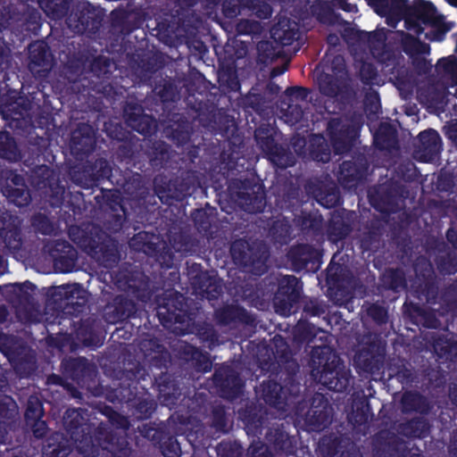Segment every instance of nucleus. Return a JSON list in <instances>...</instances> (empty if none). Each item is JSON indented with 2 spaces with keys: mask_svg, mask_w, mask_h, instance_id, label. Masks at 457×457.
<instances>
[{
  "mask_svg": "<svg viewBox=\"0 0 457 457\" xmlns=\"http://www.w3.org/2000/svg\"><path fill=\"white\" fill-rule=\"evenodd\" d=\"M79 412L76 410L68 411L64 417V424L71 436L76 443H79L77 448L87 457H94L96 450L93 446H89L90 439L83 437L79 440V434L84 433L86 428L81 426Z\"/></svg>",
  "mask_w": 457,
  "mask_h": 457,
  "instance_id": "nucleus-3",
  "label": "nucleus"
},
{
  "mask_svg": "<svg viewBox=\"0 0 457 457\" xmlns=\"http://www.w3.org/2000/svg\"><path fill=\"white\" fill-rule=\"evenodd\" d=\"M328 40L330 44L336 45L338 41V37L337 36L330 35L328 37Z\"/></svg>",
  "mask_w": 457,
  "mask_h": 457,
  "instance_id": "nucleus-26",
  "label": "nucleus"
},
{
  "mask_svg": "<svg viewBox=\"0 0 457 457\" xmlns=\"http://www.w3.org/2000/svg\"><path fill=\"white\" fill-rule=\"evenodd\" d=\"M326 351H328V349H326V348H325V349H322V350H321V353H324Z\"/></svg>",
  "mask_w": 457,
  "mask_h": 457,
  "instance_id": "nucleus-37",
  "label": "nucleus"
},
{
  "mask_svg": "<svg viewBox=\"0 0 457 457\" xmlns=\"http://www.w3.org/2000/svg\"><path fill=\"white\" fill-rule=\"evenodd\" d=\"M287 95L291 97L292 102L303 100L306 97L304 89L303 88H288L287 90Z\"/></svg>",
  "mask_w": 457,
  "mask_h": 457,
  "instance_id": "nucleus-18",
  "label": "nucleus"
},
{
  "mask_svg": "<svg viewBox=\"0 0 457 457\" xmlns=\"http://www.w3.org/2000/svg\"><path fill=\"white\" fill-rule=\"evenodd\" d=\"M420 142V145L415 153V157L425 162L432 161L441 148L438 133L433 129L421 132Z\"/></svg>",
  "mask_w": 457,
  "mask_h": 457,
  "instance_id": "nucleus-5",
  "label": "nucleus"
},
{
  "mask_svg": "<svg viewBox=\"0 0 457 457\" xmlns=\"http://www.w3.org/2000/svg\"><path fill=\"white\" fill-rule=\"evenodd\" d=\"M29 69L37 76H44L51 69L50 54L43 42H36L29 46Z\"/></svg>",
  "mask_w": 457,
  "mask_h": 457,
  "instance_id": "nucleus-6",
  "label": "nucleus"
},
{
  "mask_svg": "<svg viewBox=\"0 0 457 457\" xmlns=\"http://www.w3.org/2000/svg\"><path fill=\"white\" fill-rule=\"evenodd\" d=\"M440 65H444L449 71H453L456 66V59L453 56H450L447 59L440 61Z\"/></svg>",
  "mask_w": 457,
  "mask_h": 457,
  "instance_id": "nucleus-22",
  "label": "nucleus"
},
{
  "mask_svg": "<svg viewBox=\"0 0 457 457\" xmlns=\"http://www.w3.org/2000/svg\"><path fill=\"white\" fill-rule=\"evenodd\" d=\"M248 21H242L238 24V30L240 32H244V33H252V32H254L256 30V28L255 26L256 25H253V24H250V27L249 28H246L245 26L248 25Z\"/></svg>",
  "mask_w": 457,
  "mask_h": 457,
  "instance_id": "nucleus-23",
  "label": "nucleus"
},
{
  "mask_svg": "<svg viewBox=\"0 0 457 457\" xmlns=\"http://www.w3.org/2000/svg\"><path fill=\"white\" fill-rule=\"evenodd\" d=\"M272 37L282 45H289L296 36L295 24L291 27L289 21H279L271 29Z\"/></svg>",
  "mask_w": 457,
  "mask_h": 457,
  "instance_id": "nucleus-8",
  "label": "nucleus"
},
{
  "mask_svg": "<svg viewBox=\"0 0 457 457\" xmlns=\"http://www.w3.org/2000/svg\"><path fill=\"white\" fill-rule=\"evenodd\" d=\"M34 422L32 426L33 433L37 437L43 436L46 432V424L41 419L31 420Z\"/></svg>",
  "mask_w": 457,
  "mask_h": 457,
  "instance_id": "nucleus-17",
  "label": "nucleus"
},
{
  "mask_svg": "<svg viewBox=\"0 0 457 457\" xmlns=\"http://www.w3.org/2000/svg\"><path fill=\"white\" fill-rule=\"evenodd\" d=\"M374 11L381 15L387 16V24L395 27L401 20L405 10L404 0H366Z\"/></svg>",
  "mask_w": 457,
  "mask_h": 457,
  "instance_id": "nucleus-4",
  "label": "nucleus"
},
{
  "mask_svg": "<svg viewBox=\"0 0 457 457\" xmlns=\"http://www.w3.org/2000/svg\"><path fill=\"white\" fill-rule=\"evenodd\" d=\"M287 287L281 286L275 297V309L278 313L287 316L293 312L295 303L297 302L300 292L297 286V279L295 277H287Z\"/></svg>",
  "mask_w": 457,
  "mask_h": 457,
  "instance_id": "nucleus-2",
  "label": "nucleus"
},
{
  "mask_svg": "<svg viewBox=\"0 0 457 457\" xmlns=\"http://www.w3.org/2000/svg\"><path fill=\"white\" fill-rule=\"evenodd\" d=\"M406 28L415 34H425V37L440 41L444 35L452 29L453 24L445 21L435 7L427 2L417 3L404 21Z\"/></svg>",
  "mask_w": 457,
  "mask_h": 457,
  "instance_id": "nucleus-1",
  "label": "nucleus"
},
{
  "mask_svg": "<svg viewBox=\"0 0 457 457\" xmlns=\"http://www.w3.org/2000/svg\"><path fill=\"white\" fill-rule=\"evenodd\" d=\"M163 453H164V455H165L166 457H179V453H178L177 452H174V453H168V452L165 450Z\"/></svg>",
  "mask_w": 457,
  "mask_h": 457,
  "instance_id": "nucleus-29",
  "label": "nucleus"
},
{
  "mask_svg": "<svg viewBox=\"0 0 457 457\" xmlns=\"http://www.w3.org/2000/svg\"><path fill=\"white\" fill-rule=\"evenodd\" d=\"M207 295V297H216V295L220 292V286L216 284V281H210L209 285L205 288L202 289Z\"/></svg>",
  "mask_w": 457,
  "mask_h": 457,
  "instance_id": "nucleus-20",
  "label": "nucleus"
},
{
  "mask_svg": "<svg viewBox=\"0 0 457 457\" xmlns=\"http://www.w3.org/2000/svg\"><path fill=\"white\" fill-rule=\"evenodd\" d=\"M315 74L320 91L328 96H336L338 91V85L334 81L332 75L320 71H316Z\"/></svg>",
  "mask_w": 457,
  "mask_h": 457,
  "instance_id": "nucleus-11",
  "label": "nucleus"
},
{
  "mask_svg": "<svg viewBox=\"0 0 457 457\" xmlns=\"http://www.w3.org/2000/svg\"><path fill=\"white\" fill-rule=\"evenodd\" d=\"M4 315H5L4 312H3V313L0 316V320H2L4 319Z\"/></svg>",
  "mask_w": 457,
  "mask_h": 457,
  "instance_id": "nucleus-34",
  "label": "nucleus"
},
{
  "mask_svg": "<svg viewBox=\"0 0 457 457\" xmlns=\"http://www.w3.org/2000/svg\"><path fill=\"white\" fill-rule=\"evenodd\" d=\"M413 397H414V395H413L412 394H411V393H407V394H405V395H403V403H405V402H407V401L411 400V398H413Z\"/></svg>",
  "mask_w": 457,
  "mask_h": 457,
  "instance_id": "nucleus-28",
  "label": "nucleus"
},
{
  "mask_svg": "<svg viewBox=\"0 0 457 457\" xmlns=\"http://www.w3.org/2000/svg\"><path fill=\"white\" fill-rule=\"evenodd\" d=\"M331 358V364L333 365V369H330L329 366L325 365L320 372L319 380L321 384L325 385L329 389L341 391L346 386V384L340 381L337 378L339 372L337 370L338 362L337 356L332 354Z\"/></svg>",
  "mask_w": 457,
  "mask_h": 457,
  "instance_id": "nucleus-7",
  "label": "nucleus"
},
{
  "mask_svg": "<svg viewBox=\"0 0 457 457\" xmlns=\"http://www.w3.org/2000/svg\"><path fill=\"white\" fill-rule=\"evenodd\" d=\"M284 71H285V69H278V68L273 69L272 71H271V75L273 77L280 75V74H282L284 72Z\"/></svg>",
  "mask_w": 457,
  "mask_h": 457,
  "instance_id": "nucleus-25",
  "label": "nucleus"
},
{
  "mask_svg": "<svg viewBox=\"0 0 457 457\" xmlns=\"http://www.w3.org/2000/svg\"><path fill=\"white\" fill-rule=\"evenodd\" d=\"M259 137H260V134L258 132V133H256V138L259 139Z\"/></svg>",
  "mask_w": 457,
  "mask_h": 457,
  "instance_id": "nucleus-36",
  "label": "nucleus"
},
{
  "mask_svg": "<svg viewBox=\"0 0 457 457\" xmlns=\"http://www.w3.org/2000/svg\"><path fill=\"white\" fill-rule=\"evenodd\" d=\"M270 89L272 92H277V91H278L279 88L277 86L270 85Z\"/></svg>",
  "mask_w": 457,
  "mask_h": 457,
  "instance_id": "nucleus-31",
  "label": "nucleus"
},
{
  "mask_svg": "<svg viewBox=\"0 0 457 457\" xmlns=\"http://www.w3.org/2000/svg\"><path fill=\"white\" fill-rule=\"evenodd\" d=\"M254 11L255 14L262 19L268 18L271 13V10L268 4H262L258 9L254 8Z\"/></svg>",
  "mask_w": 457,
  "mask_h": 457,
  "instance_id": "nucleus-21",
  "label": "nucleus"
},
{
  "mask_svg": "<svg viewBox=\"0 0 457 457\" xmlns=\"http://www.w3.org/2000/svg\"><path fill=\"white\" fill-rule=\"evenodd\" d=\"M333 71L335 72V75L342 78L344 74L345 70V62L344 59L341 56H336L333 61Z\"/></svg>",
  "mask_w": 457,
  "mask_h": 457,
  "instance_id": "nucleus-19",
  "label": "nucleus"
},
{
  "mask_svg": "<svg viewBox=\"0 0 457 457\" xmlns=\"http://www.w3.org/2000/svg\"><path fill=\"white\" fill-rule=\"evenodd\" d=\"M338 125V122L336 121V120H332L330 123H329V129L332 130L334 126H337ZM331 134H333V131H331Z\"/></svg>",
  "mask_w": 457,
  "mask_h": 457,
  "instance_id": "nucleus-30",
  "label": "nucleus"
},
{
  "mask_svg": "<svg viewBox=\"0 0 457 457\" xmlns=\"http://www.w3.org/2000/svg\"><path fill=\"white\" fill-rule=\"evenodd\" d=\"M43 415L42 404L37 397H30L28 401L26 419L28 421L41 419Z\"/></svg>",
  "mask_w": 457,
  "mask_h": 457,
  "instance_id": "nucleus-13",
  "label": "nucleus"
},
{
  "mask_svg": "<svg viewBox=\"0 0 457 457\" xmlns=\"http://www.w3.org/2000/svg\"><path fill=\"white\" fill-rule=\"evenodd\" d=\"M303 112L298 104H290L287 110L284 111V119L287 123L291 125L296 123L301 120Z\"/></svg>",
  "mask_w": 457,
  "mask_h": 457,
  "instance_id": "nucleus-14",
  "label": "nucleus"
},
{
  "mask_svg": "<svg viewBox=\"0 0 457 457\" xmlns=\"http://www.w3.org/2000/svg\"><path fill=\"white\" fill-rule=\"evenodd\" d=\"M455 86H456V89H455V93H454V94H455V96H456V97H457V81H456Z\"/></svg>",
  "mask_w": 457,
  "mask_h": 457,
  "instance_id": "nucleus-35",
  "label": "nucleus"
},
{
  "mask_svg": "<svg viewBox=\"0 0 457 457\" xmlns=\"http://www.w3.org/2000/svg\"><path fill=\"white\" fill-rule=\"evenodd\" d=\"M252 454L254 455V449L252 450ZM255 457V456H253Z\"/></svg>",
  "mask_w": 457,
  "mask_h": 457,
  "instance_id": "nucleus-38",
  "label": "nucleus"
},
{
  "mask_svg": "<svg viewBox=\"0 0 457 457\" xmlns=\"http://www.w3.org/2000/svg\"><path fill=\"white\" fill-rule=\"evenodd\" d=\"M320 160L322 161V162L328 161V154H326L325 157L321 156Z\"/></svg>",
  "mask_w": 457,
  "mask_h": 457,
  "instance_id": "nucleus-33",
  "label": "nucleus"
},
{
  "mask_svg": "<svg viewBox=\"0 0 457 457\" xmlns=\"http://www.w3.org/2000/svg\"><path fill=\"white\" fill-rule=\"evenodd\" d=\"M332 140H333L334 147L338 154L343 153L345 150H346L348 148V143L347 144L344 143V145L341 146L338 142V139L334 135H332Z\"/></svg>",
  "mask_w": 457,
  "mask_h": 457,
  "instance_id": "nucleus-24",
  "label": "nucleus"
},
{
  "mask_svg": "<svg viewBox=\"0 0 457 457\" xmlns=\"http://www.w3.org/2000/svg\"><path fill=\"white\" fill-rule=\"evenodd\" d=\"M239 3L240 0L226 1L223 4V11L225 15L228 17H234L240 13L241 11L239 9Z\"/></svg>",
  "mask_w": 457,
  "mask_h": 457,
  "instance_id": "nucleus-16",
  "label": "nucleus"
},
{
  "mask_svg": "<svg viewBox=\"0 0 457 457\" xmlns=\"http://www.w3.org/2000/svg\"><path fill=\"white\" fill-rule=\"evenodd\" d=\"M268 392L264 394L265 401L271 403L276 404V401L278 396V392L281 391V387L276 383H269L267 385Z\"/></svg>",
  "mask_w": 457,
  "mask_h": 457,
  "instance_id": "nucleus-15",
  "label": "nucleus"
},
{
  "mask_svg": "<svg viewBox=\"0 0 457 457\" xmlns=\"http://www.w3.org/2000/svg\"><path fill=\"white\" fill-rule=\"evenodd\" d=\"M418 97L420 101L429 107H439L444 104L445 97V90H438L434 86L429 87L428 89H419Z\"/></svg>",
  "mask_w": 457,
  "mask_h": 457,
  "instance_id": "nucleus-9",
  "label": "nucleus"
},
{
  "mask_svg": "<svg viewBox=\"0 0 457 457\" xmlns=\"http://www.w3.org/2000/svg\"><path fill=\"white\" fill-rule=\"evenodd\" d=\"M450 354H456L457 353V344L451 345L449 349Z\"/></svg>",
  "mask_w": 457,
  "mask_h": 457,
  "instance_id": "nucleus-27",
  "label": "nucleus"
},
{
  "mask_svg": "<svg viewBox=\"0 0 457 457\" xmlns=\"http://www.w3.org/2000/svg\"><path fill=\"white\" fill-rule=\"evenodd\" d=\"M0 156L11 161L19 157L14 141L6 132H0Z\"/></svg>",
  "mask_w": 457,
  "mask_h": 457,
  "instance_id": "nucleus-12",
  "label": "nucleus"
},
{
  "mask_svg": "<svg viewBox=\"0 0 457 457\" xmlns=\"http://www.w3.org/2000/svg\"><path fill=\"white\" fill-rule=\"evenodd\" d=\"M128 122L131 128L143 135L151 134L156 129L155 120L148 115L137 114L135 117L129 116Z\"/></svg>",
  "mask_w": 457,
  "mask_h": 457,
  "instance_id": "nucleus-10",
  "label": "nucleus"
},
{
  "mask_svg": "<svg viewBox=\"0 0 457 457\" xmlns=\"http://www.w3.org/2000/svg\"><path fill=\"white\" fill-rule=\"evenodd\" d=\"M449 4H451L452 5H455L457 6V0H447Z\"/></svg>",
  "mask_w": 457,
  "mask_h": 457,
  "instance_id": "nucleus-32",
  "label": "nucleus"
}]
</instances>
